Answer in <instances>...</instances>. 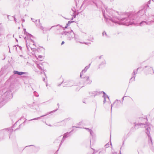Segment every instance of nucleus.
<instances>
[{
	"label": "nucleus",
	"mask_w": 154,
	"mask_h": 154,
	"mask_svg": "<svg viewBox=\"0 0 154 154\" xmlns=\"http://www.w3.org/2000/svg\"><path fill=\"white\" fill-rule=\"evenodd\" d=\"M144 6L142 7V8L137 13L134 15H129L128 14H127V17H125L122 18H119L118 20L120 22H122L123 24L128 26L130 25H131L134 23V18L135 17L138 16L139 17L143 15L146 11V9H144Z\"/></svg>",
	"instance_id": "nucleus-1"
},
{
	"label": "nucleus",
	"mask_w": 154,
	"mask_h": 154,
	"mask_svg": "<svg viewBox=\"0 0 154 154\" xmlns=\"http://www.w3.org/2000/svg\"><path fill=\"white\" fill-rule=\"evenodd\" d=\"M109 10H106V11L107 12H109Z\"/></svg>",
	"instance_id": "nucleus-61"
},
{
	"label": "nucleus",
	"mask_w": 154,
	"mask_h": 154,
	"mask_svg": "<svg viewBox=\"0 0 154 154\" xmlns=\"http://www.w3.org/2000/svg\"><path fill=\"white\" fill-rule=\"evenodd\" d=\"M73 22H74V21H69L68 22V23L66 24V25L64 27H62L61 26L59 25H58L56 26H59V27H61L63 29V30H65V29L66 28H67V27H68V26H69L71 23Z\"/></svg>",
	"instance_id": "nucleus-18"
},
{
	"label": "nucleus",
	"mask_w": 154,
	"mask_h": 154,
	"mask_svg": "<svg viewBox=\"0 0 154 154\" xmlns=\"http://www.w3.org/2000/svg\"><path fill=\"white\" fill-rule=\"evenodd\" d=\"M57 106H58V108H59V104L58 103H57Z\"/></svg>",
	"instance_id": "nucleus-64"
},
{
	"label": "nucleus",
	"mask_w": 154,
	"mask_h": 154,
	"mask_svg": "<svg viewBox=\"0 0 154 154\" xmlns=\"http://www.w3.org/2000/svg\"><path fill=\"white\" fill-rule=\"evenodd\" d=\"M93 150H94V152L92 154H94L98 152V150L96 151L94 149H92Z\"/></svg>",
	"instance_id": "nucleus-40"
},
{
	"label": "nucleus",
	"mask_w": 154,
	"mask_h": 154,
	"mask_svg": "<svg viewBox=\"0 0 154 154\" xmlns=\"http://www.w3.org/2000/svg\"><path fill=\"white\" fill-rule=\"evenodd\" d=\"M64 140V139H63V138L62 140L61 141L59 145V147L61 146L62 143L63 142Z\"/></svg>",
	"instance_id": "nucleus-36"
},
{
	"label": "nucleus",
	"mask_w": 154,
	"mask_h": 154,
	"mask_svg": "<svg viewBox=\"0 0 154 154\" xmlns=\"http://www.w3.org/2000/svg\"><path fill=\"white\" fill-rule=\"evenodd\" d=\"M57 110V109H56V110H54L53 111H52L51 112H55Z\"/></svg>",
	"instance_id": "nucleus-53"
},
{
	"label": "nucleus",
	"mask_w": 154,
	"mask_h": 154,
	"mask_svg": "<svg viewBox=\"0 0 154 154\" xmlns=\"http://www.w3.org/2000/svg\"><path fill=\"white\" fill-rule=\"evenodd\" d=\"M23 30L24 31V34L25 35H26V34L28 33V32L26 31V29H24Z\"/></svg>",
	"instance_id": "nucleus-42"
},
{
	"label": "nucleus",
	"mask_w": 154,
	"mask_h": 154,
	"mask_svg": "<svg viewBox=\"0 0 154 154\" xmlns=\"http://www.w3.org/2000/svg\"><path fill=\"white\" fill-rule=\"evenodd\" d=\"M104 146L105 147V148H107L108 147H109V143H108L107 144H106Z\"/></svg>",
	"instance_id": "nucleus-35"
},
{
	"label": "nucleus",
	"mask_w": 154,
	"mask_h": 154,
	"mask_svg": "<svg viewBox=\"0 0 154 154\" xmlns=\"http://www.w3.org/2000/svg\"><path fill=\"white\" fill-rule=\"evenodd\" d=\"M5 99H10L12 97V94L10 91H8L5 92L2 96Z\"/></svg>",
	"instance_id": "nucleus-6"
},
{
	"label": "nucleus",
	"mask_w": 154,
	"mask_h": 154,
	"mask_svg": "<svg viewBox=\"0 0 154 154\" xmlns=\"http://www.w3.org/2000/svg\"><path fill=\"white\" fill-rule=\"evenodd\" d=\"M140 67H139V68H137V69H136V72H138V70L139 69H140Z\"/></svg>",
	"instance_id": "nucleus-47"
},
{
	"label": "nucleus",
	"mask_w": 154,
	"mask_h": 154,
	"mask_svg": "<svg viewBox=\"0 0 154 154\" xmlns=\"http://www.w3.org/2000/svg\"><path fill=\"white\" fill-rule=\"evenodd\" d=\"M43 81L45 82L46 81H45V78H43Z\"/></svg>",
	"instance_id": "nucleus-55"
},
{
	"label": "nucleus",
	"mask_w": 154,
	"mask_h": 154,
	"mask_svg": "<svg viewBox=\"0 0 154 154\" xmlns=\"http://www.w3.org/2000/svg\"><path fill=\"white\" fill-rule=\"evenodd\" d=\"M102 93H103V97L104 98V99H106V98H107L109 100V96L106 94L104 92L102 91Z\"/></svg>",
	"instance_id": "nucleus-22"
},
{
	"label": "nucleus",
	"mask_w": 154,
	"mask_h": 154,
	"mask_svg": "<svg viewBox=\"0 0 154 154\" xmlns=\"http://www.w3.org/2000/svg\"><path fill=\"white\" fill-rule=\"evenodd\" d=\"M14 73L15 74H17L19 75H21L23 74H26V75H28V73L27 72H19L17 71H14Z\"/></svg>",
	"instance_id": "nucleus-16"
},
{
	"label": "nucleus",
	"mask_w": 154,
	"mask_h": 154,
	"mask_svg": "<svg viewBox=\"0 0 154 154\" xmlns=\"http://www.w3.org/2000/svg\"><path fill=\"white\" fill-rule=\"evenodd\" d=\"M112 154H117V152H113L112 153Z\"/></svg>",
	"instance_id": "nucleus-49"
},
{
	"label": "nucleus",
	"mask_w": 154,
	"mask_h": 154,
	"mask_svg": "<svg viewBox=\"0 0 154 154\" xmlns=\"http://www.w3.org/2000/svg\"><path fill=\"white\" fill-rule=\"evenodd\" d=\"M73 127H75V128H79V127H75V126H73Z\"/></svg>",
	"instance_id": "nucleus-60"
},
{
	"label": "nucleus",
	"mask_w": 154,
	"mask_h": 154,
	"mask_svg": "<svg viewBox=\"0 0 154 154\" xmlns=\"http://www.w3.org/2000/svg\"><path fill=\"white\" fill-rule=\"evenodd\" d=\"M102 35L103 36H106V37H107V36L106 32L105 31H104L102 33Z\"/></svg>",
	"instance_id": "nucleus-34"
},
{
	"label": "nucleus",
	"mask_w": 154,
	"mask_h": 154,
	"mask_svg": "<svg viewBox=\"0 0 154 154\" xmlns=\"http://www.w3.org/2000/svg\"><path fill=\"white\" fill-rule=\"evenodd\" d=\"M55 26H51V27L49 29L48 28H45V27H43V26H40V29L43 31H47V30L50 31V29L54 27H55Z\"/></svg>",
	"instance_id": "nucleus-19"
},
{
	"label": "nucleus",
	"mask_w": 154,
	"mask_h": 154,
	"mask_svg": "<svg viewBox=\"0 0 154 154\" xmlns=\"http://www.w3.org/2000/svg\"><path fill=\"white\" fill-rule=\"evenodd\" d=\"M149 17L152 19V20H151V21L152 22H154V15H151Z\"/></svg>",
	"instance_id": "nucleus-32"
},
{
	"label": "nucleus",
	"mask_w": 154,
	"mask_h": 154,
	"mask_svg": "<svg viewBox=\"0 0 154 154\" xmlns=\"http://www.w3.org/2000/svg\"><path fill=\"white\" fill-rule=\"evenodd\" d=\"M70 82H69L67 84L66 82H64L63 84V86L64 87H71V86L69 84Z\"/></svg>",
	"instance_id": "nucleus-23"
},
{
	"label": "nucleus",
	"mask_w": 154,
	"mask_h": 154,
	"mask_svg": "<svg viewBox=\"0 0 154 154\" xmlns=\"http://www.w3.org/2000/svg\"><path fill=\"white\" fill-rule=\"evenodd\" d=\"M106 151V149H103L101 150L100 151L99 154H100V153L102 154H104L105 153Z\"/></svg>",
	"instance_id": "nucleus-24"
},
{
	"label": "nucleus",
	"mask_w": 154,
	"mask_h": 154,
	"mask_svg": "<svg viewBox=\"0 0 154 154\" xmlns=\"http://www.w3.org/2000/svg\"><path fill=\"white\" fill-rule=\"evenodd\" d=\"M45 83H46V86H48V83L47 82H45Z\"/></svg>",
	"instance_id": "nucleus-56"
},
{
	"label": "nucleus",
	"mask_w": 154,
	"mask_h": 154,
	"mask_svg": "<svg viewBox=\"0 0 154 154\" xmlns=\"http://www.w3.org/2000/svg\"><path fill=\"white\" fill-rule=\"evenodd\" d=\"M84 79L83 81L85 82L86 84H90L92 82L91 80L89 78L88 76L86 77L83 78Z\"/></svg>",
	"instance_id": "nucleus-13"
},
{
	"label": "nucleus",
	"mask_w": 154,
	"mask_h": 154,
	"mask_svg": "<svg viewBox=\"0 0 154 154\" xmlns=\"http://www.w3.org/2000/svg\"><path fill=\"white\" fill-rule=\"evenodd\" d=\"M20 57H23V55H20Z\"/></svg>",
	"instance_id": "nucleus-62"
},
{
	"label": "nucleus",
	"mask_w": 154,
	"mask_h": 154,
	"mask_svg": "<svg viewBox=\"0 0 154 154\" xmlns=\"http://www.w3.org/2000/svg\"><path fill=\"white\" fill-rule=\"evenodd\" d=\"M151 125L150 124H147L146 125L144 123H137L135 122L134 123V128L136 129H138L139 128L144 127L146 130V133L148 136L149 139V144L150 146V147L152 146V139L150 135L149 130L150 129Z\"/></svg>",
	"instance_id": "nucleus-2"
},
{
	"label": "nucleus",
	"mask_w": 154,
	"mask_h": 154,
	"mask_svg": "<svg viewBox=\"0 0 154 154\" xmlns=\"http://www.w3.org/2000/svg\"><path fill=\"white\" fill-rule=\"evenodd\" d=\"M91 65V64H89V65L86 66L85 69H83L82 71L80 73V77L82 78V75H83V73L85 72L87 70L89 69V68L90 66Z\"/></svg>",
	"instance_id": "nucleus-15"
},
{
	"label": "nucleus",
	"mask_w": 154,
	"mask_h": 154,
	"mask_svg": "<svg viewBox=\"0 0 154 154\" xmlns=\"http://www.w3.org/2000/svg\"><path fill=\"white\" fill-rule=\"evenodd\" d=\"M140 119L141 120V121H145V122H146V119H145L144 118H141V119Z\"/></svg>",
	"instance_id": "nucleus-41"
},
{
	"label": "nucleus",
	"mask_w": 154,
	"mask_h": 154,
	"mask_svg": "<svg viewBox=\"0 0 154 154\" xmlns=\"http://www.w3.org/2000/svg\"><path fill=\"white\" fill-rule=\"evenodd\" d=\"M10 16V15H8L7 16V18L9 20H10V21H11V20H13V16L11 17L10 18H9V17Z\"/></svg>",
	"instance_id": "nucleus-29"
},
{
	"label": "nucleus",
	"mask_w": 154,
	"mask_h": 154,
	"mask_svg": "<svg viewBox=\"0 0 154 154\" xmlns=\"http://www.w3.org/2000/svg\"><path fill=\"white\" fill-rule=\"evenodd\" d=\"M124 97H123L122 98V101L124 100Z\"/></svg>",
	"instance_id": "nucleus-52"
},
{
	"label": "nucleus",
	"mask_w": 154,
	"mask_h": 154,
	"mask_svg": "<svg viewBox=\"0 0 154 154\" xmlns=\"http://www.w3.org/2000/svg\"><path fill=\"white\" fill-rule=\"evenodd\" d=\"M72 9L74 12H75L76 11V10L74 8H72Z\"/></svg>",
	"instance_id": "nucleus-44"
},
{
	"label": "nucleus",
	"mask_w": 154,
	"mask_h": 154,
	"mask_svg": "<svg viewBox=\"0 0 154 154\" xmlns=\"http://www.w3.org/2000/svg\"><path fill=\"white\" fill-rule=\"evenodd\" d=\"M31 19L34 23H35L37 21V20H35L34 18H31Z\"/></svg>",
	"instance_id": "nucleus-38"
},
{
	"label": "nucleus",
	"mask_w": 154,
	"mask_h": 154,
	"mask_svg": "<svg viewBox=\"0 0 154 154\" xmlns=\"http://www.w3.org/2000/svg\"><path fill=\"white\" fill-rule=\"evenodd\" d=\"M73 130H72V131L70 132H67L64 134L63 135V139H65V138L69 136V135L70 134V133L73 131Z\"/></svg>",
	"instance_id": "nucleus-21"
},
{
	"label": "nucleus",
	"mask_w": 154,
	"mask_h": 154,
	"mask_svg": "<svg viewBox=\"0 0 154 154\" xmlns=\"http://www.w3.org/2000/svg\"><path fill=\"white\" fill-rule=\"evenodd\" d=\"M38 57L42 59L43 58V56H42L39 55L38 56Z\"/></svg>",
	"instance_id": "nucleus-45"
},
{
	"label": "nucleus",
	"mask_w": 154,
	"mask_h": 154,
	"mask_svg": "<svg viewBox=\"0 0 154 154\" xmlns=\"http://www.w3.org/2000/svg\"><path fill=\"white\" fill-rule=\"evenodd\" d=\"M103 15L104 17V18L105 19H107L106 21H108V20H109L110 21H111L112 23H118L119 24H120L117 21L115 20L113 18H112L111 17H110L108 15L109 17H106L105 14V13L103 11Z\"/></svg>",
	"instance_id": "nucleus-8"
},
{
	"label": "nucleus",
	"mask_w": 154,
	"mask_h": 154,
	"mask_svg": "<svg viewBox=\"0 0 154 154\" xmlns=\"http://www.w3.org/2000/svg\"><path fill=\"white\" fill-rule=\"evenodd\" d=\"M85 129L88 130L89 131V130H91V129H89L88 128H85Z\"/></svg>",
	"instance_id": "nucleus-54"
},
{
	"label": "nucleus",
	"mask_w": 154,
	"mask_h": 154,
	"mask_svg": "<svg viewBox=\"0 0 154 154\" xmlns=\"http://www.w3.org/2000/svg\"><path fill=\"white\" fill-rule=\"evenodd\" d=\"M102 91H95V94L94 97L96 96H98L100 94L102 93Z\"/></svg>",
	"instance_id": "nucleus-25"
},
{
	"label": "nucleus",
	"mask_w": 154,
	"mask_h": 154,
	"mask_svg": "<svg viewBox=\"0 0 154 154\" xmlns=\"http://www.w3.org/2000/svg\"><path fill=\"white\" fill-rule=\"evenodd\" d=\"M95 94V91H92L91 92H90V94L91 95V96H94Z\"/></svg>",
	"instance_id": "nucleus-31"
},
{
	"label": "nucleus",
	"mask_w": 154,
	"mask_h": 154,
	"mask_svg": "<svg viewBox=\"0 0 154 154\" xmlns=\"http://www.w3.org/2000/svg\"><path fill=\"white\" fill-rule=\"evenodd\" d=\"M45 116V115L42 116H41V117H40L36 118H34V119H31L29 120V121H32V120H37V119H40V118L41 117H42L44 116Z\"/></svg>",
	"instance_id": "nucleus-27"
},
{
	"label": "nucleus",
	"mask_w": 154,
	"mask_h": 154,
	"mask_svg": "<svg viewBox=\"0 0 154 154\" xmlns=\"http://www.w3.org/2000/svg\"><path fill=\"white\" fill-rule=\"evenodd\" d=\"M22 20L23 23H24L25 22V20L23 19H22Z\"/></svg>",
	"instance_id": "nucleus-51"
},
{
	"label": "nucleus",
	"mask_w": 154,
	"mask_h": 154,
	"mask_svg": "<svg viewBox=\"0 0 154 154\" xmlns=\"http://www.w3.org/2000/svg\"><path fill=\"white\" fill-rule=\"evenodd\" d=\"M61 136H60L57 139H56L54 142V143H59L60 140V138Z\"/></svg>",
	"instance_id": "nucleus-26"
},
{
	"label": "nucleus",
	"mask_w": 154,
	"mask_h": 154,
	"mask_svg": "<svg viewBox=\"0 0 154 154\" xmlns=\"http://www.w3.org/2000/svg\"><path fill=\"white\" fill-rule=\"evenodd\" d=\"M150 149L152 151L154 152V146H152L150 147Z\"/></svg>",
	"instance_id": "nucleus-39"
},
{
	"label": "nucleus",
	"mask_w": 154,
	"mask_h": 154,
	"mask_svg": "<svg viewBox=\"0 0 154 154\" xmlns=\"http://www.w3.org/2000/svg\"><path fill=\"white\" fill-rule=\"evenodd\" d=\"M137 73V72L134 70L132 73V77L130 79V82H131L135 81V78L136 76V74Z\"/></svg>",
	"instance_id": "nucleus-12"
},
{
	"label": "nucleus",
	"mask_w": 154,
	"mask_h": 154,
	"mask_svg": "<svg viewBox=\"0 0 154 154\" xmlns=\"http://www.w3.org/2000/svg\"><path fill=\"white\" fill-rule=\"evenodd\" d=\"M121 103V101L120 100H116L111 105V111L112 110V107L113 106H114V107L116 108H119L120 105V103Z\"/></svg>",
	"instance_id": "nucleus-7"
},
{
	"label": "nucleus",
	"mask_w": 154,
	"mask_h": 154,
	"mask_svg": "<svg viewBox=\"0 0 154 154\" xmlns=\"http://www.w3.org/2000/svg\"><path fill=\"white\" fill-rule=\"evenodd\" d=\"M152 22L151 21L147 22L146 21H142L141 22L140 24V26H142V25H150L151 24V23Z\"/></svg>",
	"instance_id": "nucleus-17"
},
{
	"label": "nucleus",
	"mask_w": 154,
	"mask_h": 154,
	"mask_svg": "<svg viewBox=\"0 0 154 154\" xmlns=\"http://www.w3.org/2000/svg\"><path fill=\"white\" fill-rule=\"evenodd\" d=\"M13 48H16V49L17 51L20 52V50L21 51L22 47L19 46L18 45H15L13 46Z\"/></svg>",
	"instance_id": "nucleus-20"
},
{
	"label": "nucleus",
	"mask_w": 154,
	"mask_h": 154,
	"mask_svg": "<svg viewBox=\"0 0 154 154\" xmlns=\"http://www.w3.org/2000/svg\"><path fill=\"white\" fill-rule=\"evenodd\" d=\"M89 132H90V133L92 137H93L94 136V132L92 130H89Z\"/></svg>",
	"instance_id": "nucleus-28"
},
{
	"label": "nucleus",
	"mask_w": 154,
	"mask_h": 154,
	"mask_svg": "<svg viewBox=\"0 0 154 154\" xmlns=\"http://www.w3.org/2000/svg\"><path fill=\"white\" fill-rule=\"evenodd\" d=\"M106 64V62L105 60L104 59H103L101 63H100L98 65V69H100L105 67Z\"/></svg>",
	"instance_id": "nucleus-14"
},
{
	"label": "nucleus",
	"mask_w": 154,
	"mask_h": 154,
	"mask_svg": "<svg viewBox=\"0 0 154 154\" xmlns=\"http://www.w3.org/2000/svg\"><path fill=\"white\" fill-rule=\"evenodd\" d=\"M106 102V99H104V100H103V103H104Z\"/></svg>",
	"instance_id": "nucleus-46"
},
{
	"label": "nucleus",
	"mask_w": 154,
	"mask_h": 154,
	"mask_svg": "<svg viewBox=\"0 0 154 154\" xmlns=\"http://www.w3.org/2000/svg\"><path fill=\"white\" fill-rule=\"evenodd\" d=\"M102 56H101V55L99 56L98 57L99 59H101L102 57Z\"/></svg>",
	"instance_id": "nucleus-48"
},
{
	"label": "nucleus",
	"mask_w": 154,
	"mask_h": 154,
	"mask_svg": "<svg viewBox=\"0 0 154 154\" xmlns=\"http://www.w3.org/2000/svg\"><path fill=\"white\" fill-rule=\"evenodd\" d=\"M25 35L27 36V40H26V45L27 49H29V47H28V41L29 42L30 39H32V38H33V36L31 34L28 33Z\"/></svg>",
	"instance_id": "nucleus-10"
},
{
	"label": "nucleus",
	"mask_w": 154,
	"mask_h": 154,
	"mask_svg": "<svg viewBox=\"0 0 154 154\" xmlns=\"http://www.w3.org/2000/svg\"><path fill=\"white\" fill-rule=\"evenodd\" d=\"M24 39L25 40H27V39H26V37H25L24 38Z\"/></svg>",
	"instance_id": "nucleus-59"
},
{
	"label": "nucleus",
	"mask_w": 154,
	"mask_h": 154,
	"mask_svg": "<svg viewBox=\"0 0 154 154\" xmlns=\"http://www.w3.org/2000/svg\"><path fill=\"white\" fill-rule=\"evenodd\" d=\"M110 145H111V148H112V143H110Z\"/></svg>",
	"instance_id": "nucleus-63"
},
{
	"label": "nucleus",
	"mask_w": 154,
	"mask_h": 154,
	"mask_svg": "<svg viewBox=\"0 0 154 154\" xmlns=\"http://www.w3.org/2000/svg\"><path fill=\"white\" fill-rule=\"evenodd\" d=\"M13 17L15 22V23H16V22H17L16 19L15 18V16H13Z\"/></svg>",
	"instance_id": "nucleus-43"
},
{
	"label": "nucleus",
	"mask_w": 154,
	"mask_h": 154,
	"mask_svg": "<svg viewBox=\"0 0 154 154\" xmlns=\"http://www.w3.org/2000/svg\"><path fill=\"white\" fill-rule=\"evenodd\" d=\"M65 43V42H64V41H62V43H61V45H63L64 43Z\"/></svg>",
	"instance_id": "nucleus-50"
},
{
	"label": "nucleus",
	"mask_w": 154,
	"mask_h": 154,
	"mask_svg": "<svg viewBox=\"0 0 154 154\" xmlns=\"http://www.w3.org/2000/svg\"><path fill=\"white\" fill-rule=\"evenodd\" d=\"M33 146V145H29V146H26L25 148L26 147H27L28 146Z\"/></svg>",
	"instance_id": "nucleus-58"
},
{
	"label": "nucleus",
	"mask_w": 154,
	"mask_h": 154,
	"mask_svg": "<svg viewBox=\"0 0 154 154\" xmlns=\"http://www.w3.org/2000/svg\"><path fill=\"white\" fill-rule=\"evenodd\" d=\"M30 40L29 42L28 41V47L29 46L31 49V50L35 52L36 51L35 48V43L33 39Z\"/></svg>",
	"instance_id": "nucleus-5"
},
{
	"label": "nucleus",
	"mask_w": 154,
	"mask_h": 154,
	"mask_svg": "<svg viewBox=\"0 0 154 154\" xmlns=\"http://www.w3.org/2000/svg\"><path fill=\"white\" fill-rule=\"evenodd\" d=\"M34 94L36 97H38L39 96V95L38 93L35 91L34 92Z\"/></svg>",
	"instance_id": "nucleus-33"
},
{
	"label": "nucleus",
	"mask_w": 154,
	"mask_h": 154,
	"mask_svg": "<svg viewBox=\"0 0 154 154\" xmlns=\"http://www.w3.org/2000/svg\"><path fill=\"white\" fill-rule=\"evenodd\" d=\"M143 70L145 73L146 75L152 74V73L154 74L153 68L150 65L145 66L143 67Z\"/></svg>",
	"instance_id": "nucleus-4"
},
{
	"label": "nucleus",
	"mask_w": 154,
	"mask_h": 154,
	"mask_svg": "<svg viewBox=\"0 0 154 154\" xmlns=\"http://www.w3.org/2000/svg\"><path fill=\"white\" fill-rule=\"evenodd\" d=\"M73 38H74L75 39V40L77 42H79L80 43H82V42H81L79 41V39H78V38L76 36H75V35H74V37H73Z\"/></svg>",
	"instance_id": "nucleus-30"
},
{
	"label": "nucleus",
	"mask_w": 154,
	"mask_h": 154,
	"mask_svg": "<svg viewBox=\"0 0 154 154\" xmlns=\"http://www.w3.org/2000/svg\"><path fill=\"white\" fill-rule=\"evenodd\" d=\"M61 34L63 35L65 38L69 41H70L73 38L75 35V34L72 30L69 32H62Z\"/></svg>",
	"instance_id": "nucleus-3"
},
{
	"label": "nucleus",
	"mask_w": 154,
	"mask_h": 154,
	"mask_svg": "<svg viewBox=\"0 0 154 154\" xmlns=\"http://www.w3.org/2000/svg\"><path fill=\"white\" fill-rule=\"evenodd\" d=\"M17 122H16L15 123V124H14V125L13 126V127H14V126H15V125H16V123H17Z\"/></svg>",
	"instance_id": "nucleus-57"
},
{
	"label": "nucleus",
	"mask_w": 154,
	"mask_h": 154,
	"mask_svg": "<svg viewBox=\"0 0 154 154\" xmlns=\"http://www.w3.org/2000/svg\"><path fill=\"white\" fill-rule=\"evenodd\" d=\"M37 67L39 69H42V67L41 66L37 64Z\"/></svg>",
	"instance_id": "nucleus-37"
},
{
	"label": "nucleus",
	"mask_w": 154,
	"mask_h": 154,
	"mask_svg": "<svg viewBox=\"0 0 154 154\" xmlns=\"http://www.w3.org/2000/svg\"><path fill=\"white\" fill-rule=\"evenodd\" d=\"M13 129L12 128H5L2 130L1 131L2 132L4 133V134L9 133V134H11V132H13ZM9 138L10 137V134H9Z\"/></svg>",
	"instance_id": "nucleus-9"
},
{
	"label": "nucleus",
	"mask_w": 154,
	"mask_h": 154,
	"mask_svg": "<svg viewBox=\"0 0 154 154\" xmlns=\"http://www.w3.org/2000/svg\"><path fill=\"white\" fill-rule=\"evenodd\" d=\"M68 119H65L60 122L55 123L54 126H63L65 125L66 123V121Z\"/></svg>",
	"instance_id": "nucleus-11"
}]
</instances>
